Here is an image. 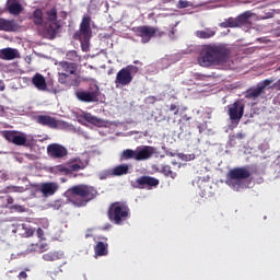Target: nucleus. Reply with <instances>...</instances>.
I'll return each instance as SVG.
<instances>
[{"label":"nucleus","mask_w":280,"mask_h":280,"mask_svg":"<svg viewBox=\"0 0 280 280\" xmlns=\"http://www.w3.org/2000/svg\"><path fill=\"white\" fill-rule=\"evenodd\" d=\"M230 49L224 44H210L201 48L197 63L202 68L220 66L228 61Z\"/></svg>","instance_id":"nucleus-1"},{"label":"nucleus","mask_w":280,"mask_h":280,"mask_svg":"<svg viewBox=\"0 0 280 280\" xmlns=\"http://www.w3.org/2000/svg\"><path fill=\"white\" fill-rule=\"evenodd\" d=\"M65 196L70 205L84 208L98 197V190L89 184H77L68 188Z\"/></svg>","instance_id":"nucleus-2"},{"label":"nucleus","mask_w":280,"mask_h":280,"mask_svg":"<svg viewBox=\"0 0 280 280\" xmlns=\"http://www.w3.org/2000/svg\"><path fill=\"white\" fill-rule=\"evenodd\" d=\"M106 215L115 225H121L130 218V208L127 201H114L107 208Z\"/></svg>","instance_id":"nucleus-3"},{"label":"nucleus","mask_w":280,"mask_h":280,"mask_svg":"<svg viewBox=\"0 0 280 280\" xmlns=\"http://www.w3.org/2000/svg\"><path fill=\"white\" fill-rule=\"evenodd\" d=\"M73 38L81 42V48L83 52H88L90 50L92 28L91 18L89 15L82 18V22L79 24V31L74 33Z\"/></svg>","instance_id":"nucleus-4"},{"label":"nucleus","mask_w":280,"mask_h":280,"mask_svg":"<svg viewBox=\"0 0 280 280\" xmlns=\"http://www.w3.org/2000/svg\"><path fill=\"white\" fill-rule=\"evenodd\" d=\"M252 173L245 167L232 168L228 174V183L236 191L244 188V180L250 178Z\"/></svg>","instance_id":"nucleus-5"},{"label":"nucleus","mask_w":280,"mask_h":280,"mask_svg":"<svg viewBox=\"0 0 280 280\" xmlns=\"http://www.w3.org/2000/svg\"><path fill=\"white\" fill-rule=\"evenodd\" d=\"M245 105L242 100H237L233 104L228 106V114L231 120V124L238 126L240 121L244 117Z\"/></svg>","instance_id":"nucleus-6"},{"label":"nucleus","mask_w":280,"mask_h":280,"mask_svg":"<svg viewBox=\"0 0 280 280\" xmlns=\"http://www.w3.org/2000/svg\"><path fill=\"white\" fill-rule=\"evenodd\" d=\"M132 69H133V66L129 65L127 67H124L118 73H116V78H115L116 88L128 86L130 83H132L133 81Z\"/></svg>","instance_id":"nucleus-7"},{"label":"nucleus","mask_w":280,"mask_h":280,"mask_svg":"<svg viewBox=\"0 0 280 280\" xmlns=\"http://www.w3.org/2000/svg\"><path fill=\"white\" fill-rule=\"evenodd\" d=\"M133 33L141 38L142 44H148L158 33V28L151 25H141L133 27Z\"/></svg>","instance_id":"nucleus-8"},{"label":"nucleus","mask_w":280,"mask_h":280,"mask_svg":"<svg viewBox=\"0 0 280 280\" xmlns=\"http://www.w3.org/2000/svg\"><path fill=\"white\" fill-rule=\"evenodd\" d=\"M3 138L5 141H9L18 147H23L27 142V136L16 130H5L3 132Z\"/></svg>","instance_id":"nucleus-9"},{"label":"nucleus","mask_w":280,"mask_h":280,"mask_svg":"<svg viewBox=\"0 0 280 280\" xmlns=\"http://www.w3.org/2000/svg\"><path fill=\"white\" fill-rule=\"evenodd\" d=\"M273 83V80H265L258 83L257 88L248 89L245 93L247 100H256L261 96L267 86H270Z\"/></svg>","instance_id":"nucleus-10"},{"label":"nucleus","mask_w":280,"mask_h":280,"mask_svg":"<svg viewBox=\"0 0 280 280\" xmlns=\"http://www.w3.org/2000/svg\"><path fill=\"white\" fill-rule=\"evenodd\" d=\"M47 154L50 159H65L69 151L62 144L51 143L47 147Z\"/></svg>","instance_id":"nucleus-11"},{"label":"nucleus","mask_w":280,"mask_h":280,"mask_svg":"<svg viewBox=\"0 0 280 280\" xmlns=\"http://www.w3.org/2000/svg\"><path fill=\"white\" fill-rule=\"evenodd\" d=\"M156 153V149L152 145H139L136 149V158L137 161H147L152 159V156Z\"/></svg>","instance_id":"nucleus-12"},{"label":"nucleus","mask_w":280,"mask_h":280,"mask_svg":"<svg viewBox=\"0 0 280 280\" xmlns=\"http://www.w3.org/2000/svg\"><path fill=\"white\" fill-rule=\"evenodd\" d=\"M4 10L11 15L19 16L23 13L24 7L21 0H5Z\"/></svg>","instance_id":"nucleus-13"},{"label":"nucleus","mask_w":280,"mask_h":280,"mask_svg":"<svg viewBox=\"0 0 280 280\" xmlns=\"http://www.w3.org/2000/svg\"><path fill=\"white\" fill-rule=\"evenodd\" d=\"M36 119L38 125L46 126L50 129H57L61 126L60 120H56L54 117L49 115H38Z\"/></svg>","instance_id":"nucleus-14"},{"label":"nucleus","mask_w":280,"mask_h":280,"mask_svg":"<svg viewBox=\"0 0 280 280\" xmlns=\"http://www.w3.org/2000/svg\"><path fill=\"white\" fill-rule=\"evenodd\" d=\"M60 186L57 183L49 182V183H42L39 185V191L44 198H48L54 196Z\"/></svg>","instance_id":"nucleus-15"},{"label":"nucleus","mask_w":280,"mask_h":280,"mask_svg":"<svg viewBox=\"0 0 280 280\" xmlns=\"http://www.w3.org/2000/svg\"><path fill=\"white\" fill-rule=\"evenodd\" d=\"M140 189H152L159 185V179L155 177L142 176L137 179Z\"/></svg>","instance_id":"nucleus-16"},{"label":"nucleus","mask_w":280,"mask_h":280,"mask_svg":"<svg viewBox=\"0 0 280 280\" xmlns=\"http://www.w3.org/2000/svg\"><path fill=\"white\" fill-rule=\"evenodd\" d=\"M75 95L79 102L93 103L98 101V93L94 91H79Z\"/></svg>","instance_id":"nucleus-17"},{"label":"nucleus","mask_w":280,"mask_h":280,"mask_svg":"<svg viewBox=\"0 0 280 280\" xmlns=\"http://www.w3.org/2000/svg\"><path fill=\"white\" fill-rule=\"evenodd\" d=\"M59 25L56 22H48L44 24L43 36L44 38L54 39L57 35V30Z\"/></svg>","instance_id":"nucleus-18"},{"label":"nucleus","mask_w":280,"mask_h":280,"mask_svg":"<svg viewBox=\"0 0 280 280\" xmlns=\"http://www.w3.org/2000/svg\"><path fill=\"white\" fill-rule=\"evenodd\" d=\"M32 84H33V86H36V89L40 92H46L47 91L46 79L43 74H40L38 72L33 75Z\"/></svg>","instance_id":"nucleus-19"},{"label":"nucleus","mask_w":280,"mask_h":280,"mask_svg":"<svg viewBox=\"0 0 280 280\" xmlns=\"http://www.w3.org/2000/svg\"><path fill=\"white\" fill-rule=\"evenodd\" d=\"M19 58V51L16 48H2L0 49V59L4 61H11Z\"/></svg>","instance_id":"nucleus-20"},{"label":"nucleus","mask_w":280,"mask_h":280,"mask_svg":"<svg viewBox=\"0 0 280 280\" xmlns=\"http://www.w3.org/2000/svg\"><path fill=\"white\" fill-rule=\"evenodd\" d=\"M16 30H19V26L15 20H8V19L0 18V31L11 33V32H15Z\"/></svg>","instance_id":"nucleus-21"},{"label":"nucleus","mask_w":280,"mask_h":280,"mask_svg":"<svg viewBox=\"0 0 280 280\" xmlns=\"http://www.w3.org/2000/svg\"><path fill=\"white\" fill-rule=\"evenodd\" d=\"M59 70H61V73L73 75L75 73V71L78 70V65L69 63L67 61H61V62H59Z\"/></svg>","instance_id":"nucleus-22"},{"label":"nucleus","mask_w":280,"mask_h":280,"mask_svg":"<svg viewBox=\"0 0 280 280\" xmlns=\"http://www.w3.org/2000/svg\"><path fill=\"white\" fill-rule=\"evenodd\" d=\"M63 258V253L60 250H50L46 254H43L42 259L44 261H58Z\"/></svg>","instance_id":"nucleus-23"},{"label":"nucleus","mask_w":280,"mask_h":280,"mask_svg":"<svg viewBox=\"0 0 280 280\" xmlns=\"http://www.w3.org/2000/svg\"><path fill=\"white\" fill-rule=\"evenodd\" d=\"M195 35L197 38L209 39L217 35V31L213 28H205L203 31H197Z\"/></svg>","instance_id":"nucleus-24"},{"label":"nucleus","mask_w":280,"mask_h":280,"mask_svg":"<svg viewBox=\"0 0 280 280\" xmlns=\"http://www.w3.org/2000/svg\"><path fill=\"white\" fill-rule=\"evenodd\" d=\"M252 19V12L250 11H246L242 14H240L237 18H235L236 20V24L238 27L245 26L248 24V22Z\"/></svg>","instance_id":"nucleus-25"},{"label":"nucleus","mask_w":280,"mask_h":280,"mask_svg":"<svg viewBox=\"0 0 280 280\" xmlns=\"http://www.w3.org/2000/svg\"><path fill=\"white\" fill-rule=\"evenodd\" d=\"M96 256H107L108 255V244L98 241L94 247Z\"/></svg>","instance_id":"nucleus-26"},{"label":"nucleus","mask_w":280,"mask_h":280,"mask_svg":"<svg viewBox=\"0 0 280 280\" xmlns=\"http://www.w3.org/2000/svg\"><path fill=\"white\" fill-rule=\"evenodd\" d=\"M32 21L34 25L36 26H43L44 25V13L43 10L36 9L33 12Z\"/></svg>","instance_id":"nucleus-27"},{"label":"nucleus","mask_w":280,"mask_h":280,"mask_svg":"<svg viewBox=\"0 0 280 280\" xmlns=\"http://www.w3.org/2000/svg\"><path fill=\"white\" fill-rule=\"evenodd\" d=\"M129 174V165L128 164H120L118 166H115L112 170V175L113 176H122Z\"/></svg>","instance_id":"nucleus-28"},{"label":"nucleus","mask_w":280,"mask_h":280,"mask_svg":"<svg viewBox=\"0 0 280 280\" xmlns=\"http://www.w3.org/2000/svg\"><path fill=\"white\" fill-rule=\"evenodd\" d=\"M221 28H238L237 21L235 18L225 19L222 23L219 24Z\"/></svg>","instance_id":"nucleus-29"},{"label":"nucleus","mask_w":280,"mask_h":280,"mask_svg":"<svg viewBox=\"0 0 280 280\" xmlns=\"http://www.w3.org/2000/svg\"><path fill=\"white\" fill-rule=\"evenodd\" d=\"M120 159L122 161H128V160L137 161V149L136 150H131V149L124 150L122 153L120 154Z\"/></svg>","instance_id":"nucleus-30"},{"label":"nucleus","mask_w":280,"mask_h":280,"mask_svg":"<svg viewBox=\"0 0 280 280\" xmlns=\"http://www.w3.org/2000/svg\"><path fill=\"white\" fill-rule=\"evenodd\" d=\"M83 119L93 126H100L102 124V120L96 116H93L91 113L83 114Z\"/></svg>","instance_id":"nucleus-31"},{"label":"nucleus","mask_w":280,"mask_h":280,"mask_svg":"<svg viewBox=\"0 0 280 280\" xmlns=\"http://www.w3.org/2000/svg\"><path fill=\"white\" fill-rule=\"evenodd\" d=\"M66 59L70 62H81V56L75 50H69L66 54Z\"/></svg>","instance_id":"nucleus-32"},{"label":"nucleus","mask_w":280,"mask_h":280,"mask_svg":"<svg viewBox=\"0 0 280 280\" xmlns=\"http://www.w3.org/2000/svg\"><path fill=\"white\" fill-rule=\"evenodd\" d=\"M161 173L164 174L166 177H170L171 179H175L176 177V173L172 171V167L170 165L162 166Z\"/></svg>","instance_id":"nucleus-33"},{"label":"nucleus","mask_w":280,"mask_h":280,"mask_svg":"<svg viewBox=\"0 0 280 280\" xmlns=\"http://www.w3.org/2000/svg\"><path fill=\"white\" fill-rule=\"evenodd\" d=\"M47 15V20L50 23H56L57 22V9L56 8H51L50 10H48L46 12Z\"/></svg>","instance_id":"nucleus-34"},{"label":"nucleus","mask_w":280,"mask_h":280,"mask_svg":"<svg viewBox=\"0 0 280 280\" xmlns=\"http://www.w3.org/2000/svg\"><path fill=\"white\" fill-rule=\"evenodd\" d=\"M21 228L24 231L23 232L24 237H33L34 236L35 231L33 230V228H31L26 224H22Z\"/></svg>","instance_id":"nucleus-35"},{"label":"nucleus","mask_w":280,"mask_h":280,"mask_svg":"<svg viewBox=\"0 0 280 280\" xmlns=\"http://www.w3.org/2000/svg\"><path fill=\"white\" fill-rule=\"evenodd\" d=\"M84 168H86V163H84L82 165H79V164L74 163V164L70 165L69 171L70 172H79V171L84 170Z\"/></svg>","instance_id":"nucleus-36"},{"label":"nucleus","mask_w":280,"mask_h":280,"mask_svg":"<svg viewBox=\"0 0 280 280\" xmlns=\"http://www.w3.org/2000/svg\"><path fill=\"white\" fill-rule=\"evenodd\" d=\"M70 77V74L66 72H59V83L60 84H66L67 79Z\"/></svg>","instance_id":"nucleus-37"},{"label":"nucleus","mask_w":280,"mask_h":280,"mask_svg":"<svg viewBox=\"0 0 280 280\" xmlns=\"http://www.w3.org/2000/svg\"><path fill=\"white\" fill-rule=\"evenodd\" d=\"M189 7L188 0H178L177 2V9H186Z\"/></svg>","instance_id":"nucleus-38"},{"label":"nucleus","mask_w":280,"mask_h":280,"mask_svg":"<svg viewBox=\"0 0 280 280\" xmlns=\"http://www.w3.org/2000/svg\"><path fill=\"white\" fill-rule=\"evenodd\" d=\"M170 112H174V115L179 114V106L178 105H170Z\"/></svg>","instance_id":"nucleus-39"},{"label":"nucleus","mask_w":280,"mask_h":280,"mask_svg":"<svg viewBox=\"0 0 280 280\" xmlns=\"http://www.w3.org/2000/svg\"><path fill=\"white\" fill-rule=\"evenodd\" d=\"M75 162L79 165L85 164V167H88L90 160H80V159H78V160H75Z\"/></svg>","instance_id":"nucleus-40"},{"label":"nucleus","mask_w":280,"mask_h":280,"mask_svg":"<svg viewBox=\"0 0 280 280\" xmlns=\"http://www.w3.org/2000/svg\"><path fill=\"white\" fill-rule=\"evenodd\" d=\"M58 171L60 173L70 174V168H66L65 166H58Z\"/></svg>","instance_id":"nucleus-41"},{"label":"nucleus","mask_w":280,"mask_h":280,"mask_svg":"<svg viewBox=\"0 0 280 280\" xmlns=\"http://www.w3.org/2000/svg\"><path fill=\"white\" fill-rule=\"evenodd\" d=\"M37 237L40 240H44V230L40 228H38V230H37Z\"/></svg>","instance_id":"nucleus-42"},{"label":"nucleus","mask_w":280,"mask_h":280,"mask_svg":"<svg viewBox=\"0 0 280 280\" xmlns=\"http://www.w3.org/2000/svg\"><path fill=\"white\" fill-rule=\"evenodd\" d=\"M52 207H55L56 209H60V208L62 207V201H61V200L55 201V203L52 205Z\"/></svg>","instance_id":"nucleus-43"},{"label":"nucleus","mask_w":280,"mask_h":280,"mask_svg":"<svg viewBox=\"0 0 280 280\" xmlns=\"http://www.w3.org/2000/svg\"><path fill=\"white\" fill-rule=\"evenodd\" d=\"M20 279H27V273L25 271H22L19 273Z\"/></svg>","instance_id":"nucleus-44"},{"label":"nucleus","mask_w":280,"mask_h":280,"mask_svg":"<svg viewBox=\"0 0 280 280\" xmlns=\"http://www.w3.org/2000/svg\"><path fill=\"white\" fill-rule=\"evenodd\" d=\"M3 91H5V83L0 81V92H3Z\"/></svg>","instance_id":"nucleus-45"},{"label":"nucleus","mask_w":280,"mask_h":280,"mask_svg":"<svg viewBox=\"0 0 280 280\" xmlns=\"http://www.w3.org/2000/svg\"><path fill=\"white\" fill-rule=\"evenodd\" d=\"M7 203L9 205L14 203V199L12 197L7 198Z\"/></svg>","instance_id":"nucleus-46"},{"label":"nucleus","mask_w":280,"mask_h":280,"mask_svg":"<svg viewBox=\"0 0 280 280\" xmlns=\"http://www.w3.org/2000/svg\"><path fill=\"white\" fill-rule=\"evenodd\" d=\"M110 228L112 225L109 223H106L104 230H109Z\"/></svg>","instance_id":"nucleus-47"},{"label":"nucleus","mask_w":280,"mask_h":280,"mask_svg":"<svg viewBox=\"0 0 280 280\" xmlns=\"http://www.w3.org/2000/svg\"><path fill=\"white\" fill-rule=\"evenodd\" d=\"M14 208L18 209L19 211L23 210V207H21V206H14Z\"/></svg>","instance_id":"nucleus-48"},{"label":"nucleus","mask_w":280,"mask_h":280,"mask_svg":"<svg viewBox=\"0 0 280 280\" xmlns=\"http://www.w3.org/2000/svg\"><path fill=\"white\" fill-rule=\"evenodd\" d=\"M236 138L237 139H243V133H237Z\"/></svg>","instance_id":"nucleus-49"},{"label":"nucleus","mask_w":280,"mask_h":280,"mask_svg":"<svg viewBox=\"0 0 280 280\" xmlns=\"http://www.w3.org/2000/svg\"><path fill=\"white\" fill-rule=\"evenodd\" d=\"M162 35H164V33L162 32V33H160V36H162Z\"/></svg>","instance_id":"nucleus-50"},{"label":"nucleus","mask_w":280,"mask_h":280,"mask_svg":"<svg viewBox=\"0 0 280 280\" xmlns=\"http://www.w3.org/2000/svg\"><path fill=\"white\" fill-rule=\"evenodd\" d=\"M278 84H279V86H280V79L278 80Z\"/></svg>","instance_id":"nucleus-51"},{"label":"nucleus","mask_w":280,"mask_h":280,"mask_svg":"<svg viewBox=\"0 0 280 280\" xmlns=\"http://www.w3.org/2000/svg\"><path fill=\"white\" fill-rule=\"evenodd\" d=\"M85 237H90V235H89V234H86V235H85Z\"/></svg>","instance_id":"nucleus-52"},{"label":"nucleus","mask_w":280,"mask_h":280,"mask_svg":"<svg viewBox=\"0 0 280 280\" xmlns=\"http://www.w3.org/2000/svg\"><path fill=\"white\" fill-rule=\"evenodd\" d=\"M174 165H176V162H173Z\"/></svg>","instance_id":"nucleus-53"},{"label":"nucleus","mask_w":280,"mask_h":280,"mask_svg":"<svg viewBox=\"0 0 280 280\" xmlns=\"http://www.w3.org/2000/svg\"><path fill=\"white\" fill-rule=\"evenodd\" d=\"M278 165L280 166V162L278 163Z\"/></svg>","instance_id":"nucleus-54"}]
</instances>
